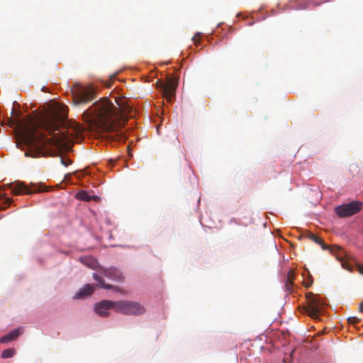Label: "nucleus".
<instances>
[{
    "instance_id": "nucleus-18",
    "label": "nucleus",
    "mask_w": 363,
    "mask_h": 363,
    "mask_svg": "<svg viewBox=\"0 0 363 363\" xmlns=\"http://www.w3.org/2000/svg\"><path fill=\"white\" fill-rule=\"evenodd\" d=\"M77 198L84 201H89L92 199V196H89L87 192L84 191H79L77 194Z\"/></svg>"
},
{
    "instance_id": "nucleus-12",
    "label": "nucleus",
    "mask_w": 363,
    "mask_h": 363,
    "mask_svg": "<svg viewBox=\"0 0 363 363\" xmlns=\"http://www.w3.org/2000/svg\"><path fill=\"white\" fill-rule=\"evenodd\" d=\"M22 333V330L21 328H18L16 330H13L6 334V335L3 336L0 339L1 343H6L9 342H11L14 340H16L21 334Z\"/></svg>"
},
{
    "instance_id": "nucleus-7",
    "label": "nucleus",
    "mask_w": 363,
    "mask_h": 363,
    "mask_svg": "<svg viewBox=\"0 0 363 363\" xmlns=\"http://www.w3.org/2000/svg\"><path fill=\"white\" fill-rule=\"evenodd\" d=\"M95 97V92L92 88H84L79 89L74 94V102L75 104H86Z\"/></svg>"
},
{
    "instance_id": "nucleus-5",
    "label": "nucleus",
    "mask_w": 363,
    "mask_h": 363,
    "mask_svg": "<svg viewBox=\"0 0 363 363\" xmlns=\"http://www.w3.org/2000/svg\"><path fill=\"white\" fill-rule=\"evenodd\" d=\"M6 188L11 189L13 195L31 194L43 191L40 186L35 184H30L27 186L22 182H15L13 183L7 184Z\"/></svg>"
},
{
    "instance_id": "nucleus-10",
    "label": "nucleus",
    "mask_w": 363,
    "mask_h": 363,
    "mask_svg": "<svg viewBox=\"0 0 363 363\" xmlns=\"http://www.w3.org/2000/svg\"><path fill=\"white\" fill-rule=\"evenodd\" d=\"M161 88L163 91V96L166 99L171 102L175 94V90L177 86V82L172 78H169L166 84L160 82Z\"/></svg>"
},
{
    "instance_id": "nucleus-21",
    "label": "nucleus",
    "mask_w": 363,
    "mask_h": 363,
    "mask_svg": "<svg viewBox=\"0 0 363 363\" xmlns=\"http://www.w3.org/2000/svg\"><path fill=\"white\" fill-rule=\"evenodd\" d=\"M361 320V318H357L356 316H351L347 318V321L350 324H357L359 323Z\"/></svg>"
},
{
    "instance_id": "nucleus-1",
    "label": "nucleus",
    "mask_w": 363,
    "mask_h": 363,
    "mask_svg": "<svg viewBox=\"0 0 363 363\" xmlns=\"http://www.w3.org/2000/svg\"><path fill=\"white\" fill-rule=\"evenodd\" d=\"M67 115V107L59 104L38 121L30 119L21 125L9 118V126L16 125L21 129L16 147L25 152L26 157L33 158L55 156L63 150L71 148L74 140L82 133L79 124L76 123L65 131L55 133L60 127L66 125Z\"/></svg>"
},
{
    "instance_id": "nucleus-25",
    "label": "nucleus",
    "mask_w": 363,
    "mask_h": 363,
    "mask_svg": "<svg viewBox=\"0 0 363 363\" xmlns=\"http://www.w3.org/2000/svg\"><path fill=\"white\" fill-rule=\"evenodd\" d=\"M359 311L363 313V302L359 305Z\"/></svg>"
},
{
    "instance_id": "nucleus-24",
    "label": "nucleus",
    "mask_w": 363,
    "mask_h": 363,
    "mask_svg": "<svg viewBox=\"0 0 363 363\" xmlns=\"http://www.w3.org/2000/svg\"><path fill=\"white\" fill-rule=\"evenodd\" d=\"M313 281L312 279L310 278L308 281L304 283L306 287H309L311 286Z\"/></svg>"
},
{
    "instance_id": "nucleus-15",
    "label": "nucleus",
    "mask_w": 363,
    "mask_h": 363,
    "mask_svg": "<svg viewBox=\"0 0 363 363\" xmlns=\"http://www.w3.org/2000/svg\"><path fill=\"white\" fill-rule=\"evenodd\" d=\"M92 277H93L94 279L99 284V286L100 288H103L105 289H114V286H112L111 284H106L104 278L101 275H99L96 273H94Z\"/></svg>"
},
{
    "instance_id": "nucleus-20",
    "label": "nucleus",
    "mask_w": 363,
    "mask_h": 363,
    "mask_svg": "<svg viewBox=\"0 0 363 363\" xmlns=\"http://www.w3.org/2000/svg\"><path fill=\"white\" fill-rule=\"evenodd\" d=\"M201 33H197L193 38H192V41L194 43V44L195 45V46H198L200 43V40H201Z\"/></svg>"
},
{
    "instance_id": "nucleus-2",
    "label": "nucleus",
    "mask_w": 363,
    "mask_h": 363,
    "mask_svg": "<svg viewBox=\"0 0 363 363\" xmlns=\"http://www.w3.org/2000/svg\"><path fill=\"white\" fill-rule=\"evenodd\" d=\"M116 102L117 106L108 98L104 97L86 110L83 116L99 131L111 134L110 137L116 140L125 141L122 126L128 117H134L135 112L125 99Z\"/></svg>"
},
{
    "instance_id": "nucleus-13",
    "label": "nucleus",
    "mask_w": 363,
    "mask_h": 363,
    "mask_svg": "<svg viewBox=\"0 0 363 363\" xmlns=\"http://www.w3.org/2000/svg\"><path fill=\"white\" fill-rule=\"evenodd\" d=\"M94 286L91 284H86L81 288L74 296V298H83L86 296L91 295L94 291Z\"/></svg>"
},
{
    "instance_id": "nucleus-19",
    "label": "nucleus",
    "mask_w": 363,
    "mask_h": 363,
    "mask_svg": "<svg viewBox=\"0 0 363 363\" xmlns=\"http://www.w3.org/2000/svg\"><path fill=\"white\" fill-rule=\"evenodd\" d=\"M12 202V199L4 198L3 201L1 203L0 202V211L2 209H5L6 207L9 206Z\"/></svg>"
},
{
    "instance_id": "nucleus-16",
    "label": "nucleus",
    "mask_w": 363,
    "mask_h": 363,
    "mask_svg": "<svg viewBox=\"0 0 363 363\" xmlns=\"http://www.w3.org/2000/svg\"><path fill=\"white\" fill-rule=\"evenodd\" d=\"M294 272L290 271L288 273L287 279L284 284L285 290L288 292H291L293 290V286H294L293 279H294Z\"/></svg>"
},
{
    "instance_id": "nucleus-11",
    "label": "nucleus",
    "mask_w": 363,
    "mask_h": 363,
    "mask_svg": "<svg viewBox=\"0 0 363 363\" xmlns=\"http://www.w3.org/2000/svg\"><path fill=\"white\" fill-rule=\"evenodd\" d=\"M308 237L310 240L320 245L323 250H330L332 253L340 251L341 250V248L337 245H327L320 238L318 237L316 235L313 233H309Z\"/></svg>"
},
{
    "instance_id": "nucleus-6",
    "label": "nucleus",
    "mask_w": 363,
    "mask_h": 363,
    "mask_svg": "<svg viewBox=\"0 0 363 363\" xmlns=\"http://www.w3.org/2000/svg\"><path fill=\"white\" fill-rule=\"evenodd\" d=\"M362 202L353 201L337 206L335 212L341 218L349 217L358 213L362 209Z\"/></svg>"
},
{
    "instance_id": "nucleus-22",
    "label": "nucleus",
    "mask_w": 363,
    "mask_h": 363,
    "mask_svg": "<svg viewBox=\"0 0 363 363\" xmlns=\"http://www.w3.org/2000/svg\"><path fill=\"white\" fill-rule=\"evenodd\" d=\"M61 164H63L65 167H68L72 163V161L69 158H64L61 157L60 159Z\"/></svg>"
},
{
    "instance_id": "nucleus-3",
    "label": "nucleus",
    "mask_w": 363,
    "mask_h": 363,
    "mask_svg": "<svg viewBox=\"0 0 363 363\" xmlns=\"http://www.w3.org/2000/svg\"><path fill=\"white\" fill-rule=\"evenodd\" d=\"M144 306L134 301L121 300L116 301V312L127 315H141L145 313Z\"/></svg>"
},
{
    "instance_id": "nucleus-9",
    "label": "nucleus",
    "mask_w": 363,
    "mask_h": 363,
    "mask_svg": "<svg viewBox=\"0 0 363 363\" xmlns=\"http://www.w3.org/2000/svg\"><path fill=\"white\" fill-rule=\"evenodd\" d=\"M99 272L104 277L116 281H123L124 280L123 273L116 267L104 268L100 267Z\"/></svg>"
},
{
    "instance_id": "nucleus-8",
    "label": "nucleus",
    "mask_w": 363,
    "mask_h": 363,
    "mask_svg": "<svg viewBox=\"0 0 363 363\" xmlns=\"http://www.w3.org/2000/svg\"><path fill=\"white\" fill-rule=\"evenodd\" d=\"M113 309L116 311V301L104 300L94 306V311L96 314L101 317H106L109 315V310Z\"/></svg>"
},
{
    "instance_id": "nucleus-4",
    "label": "nucleus",
    "mask_w": 363,
    "mask_h": 363,
    "mask_svg": "<svg viewBox=\"0 0 363 363\" xmlns=\"http://www.w3.org/2000/svg\"><path fill=\"white\" fill-rule=\"evenodd\" d=\"M308 305L305 310L308 315L312 318H317L319 313L324 308V303L320 300L318 295H314L313 293L306 294Z\"/></svg>"
},
{
    "instance_id": "nucleus-23",
    "label": "nucleus",
    "mask_w": 363,
    "mask_h": 363,
    "mask_svg": "<svg viewBox=\"0 0 363 363\" xmlns=\"http://www.w3.org/2000/svg\"><path fill=\"white\" fill-rule=\"evenodd\" d=\"M357 271L359 274L363 275V265L362 264H357Z\"/></svg>"
},
{
    "instance_id": "nucleus-17",
    "label": "nucleus",
    "mask_w": 363,
    "mask_h": 363,
    "mask_svg": "<svg viewBox=\"0 0 363 363\" xmlns=\"http://www.w3.org/2000/svg\"><path fill=\"white\" fill-rule=\"evenodd\" d=\"M16 353V350L13 348H9L4 350L1 353V357L4 359L12 357Z\"/></svg>"
},
{
    "instance_id": "nucleus-14",
    "label": "nucleus",
    "mask_w": 363,
    "mask_h": 363,
    "mask_svg": "<svg viewBox=\"0 0 363 363\" xmlns=\"http://www.w3.org/2000/svg\"><path fill=\"white\" fill-rule=\"evenodd\" d=\"M79 259L81 263H82L83 264L87 266L88 267H89L91 269H96V268L97 267V264H98L97 261L96 260V259H94L92 257H89V256L80 257Z\"/></svg>"
}]
</instances>
